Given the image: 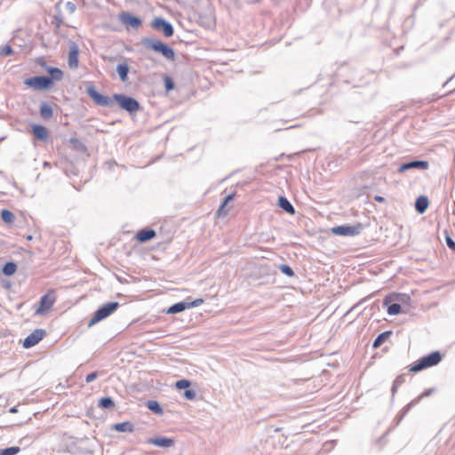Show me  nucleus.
<instances>
[{
  "instance_id": "58836bf2",
  "label": "nucleus",
  "mask_w": 455,
  "mask_h": 455,
  "mask_svg": "<svg viewBox=\"0 0 455 455\" xmlns=\"http://www.w3.org/2000/svg\"><path fill=\"white\" fill-rule=\"evenodd\" d=\"M196 396V392L194 389H186L184 391V397L188 400H194Z\"/></svg>"
},
{
  "instance_id": "c756f323",
  "label": "nucleus",
  "mask_w": 455,
  "mask_h": 455,
  "mask_svg": "<svg viewBox=\"0 0 455 455\" xmlns=\"http://www.w3.org/2000/svg\"><path fill=\"white\" fill-rule=\"evenodd\" d=\"M147 407L151 411H153L154 413L156 414H163V408L161 407V405L159 404L158 402L156 401H154V400H149L148 401L147 403Z\"/></svg>"
},
{
  "instance_id": "20e7f679",
  "label": "nucleus",
  "mask_w": 455,
  "mask_h": 455,
  "mask_svg": "<svg viewBox=\"0 0 455 455\" xmlns=\"http://www.w3.org/2000/svg\"><path fill=\"white\" fill-rule=\"evenodd\" d=\"M85 91L87 95L93 100L96 105L107 108H111L114 106V95L112 97H108L100 94L92 83L86 86Z\"/></svg>"
},
{
  "instance_id": "6ab92c4d",
  "label": "nucleus",
  "mask_w": 455,
  "mask_h": 455,
  "mask_svg": "<svg viewBox=\"0 0 455 455\" xmlns=\"http://www.w3.org/2000/svg\"><path fill=\"white\" fill-rule=\"evenodd\" d=\"M428 204V198L426 196H419L416 199L415 209L419 213L423 214L427 211Z\"/></svg>"
},
{
  "instance_id": "0eeeda50",
  "label": "nucleus",
  "mask_w": 455,
  "mask_h": 455,
  "mask_svg": "<svg viewBox=\"0 0 455 455\" xmlns=\"http://www.w3.org/2000/svg\"><path fill=\"white\" fill-rule=\"evenodd\" d=\"M363 229V224L357 223L354 226L341 225L334 227L331 228V232L337 235L354 236L359 235Z\"/></svg>"
},
{
  "instance_id": "423d86ee",
  "label": "nucleus",
  "mask_w": 455,
  "mask_h": 455,
  "mask_svg": "<svg viewBox=\"0 0 455 455\" xmlns=\"http://www.w3.org/2000/svg\"><path fill=\"white\" fill-rule=\"evenodd\" d=\"M24 84L35 90H47L52 87V79L46 76H36L25 79Z\"/></svg>"
},
{
  "instance_id": "2f4dec72",
  "label": "nucleus",
  "mask_w": 455,
  "mask_h": 455,
  "mask_svg": "<svg viewBox=\"0 0 455 455\" xmlns=\"http://www.w3.org/2000/svg\"><path fill=\"white\" fill-rule=\"evenodd\" d=\"M69 143L73 146V148L78 151L84 152L86 150L85 145L76 138H70Z\"/></svg>"
},
{
  "instance_id": "a18cd8bd",
  "label": "nucleus",
  "mask_w": 455,
  "mask_h": 455,
  "mask_svg": "<svg viewBox=\"0 0 455 455\" xmlns=\"http://www.w3.org/2000/svg\"><path fill=\"white\" fill-rule=\"evenodd\" d=\"M374 199H375V201L379 202V203L385 202V198L383 196H376L374 197Z\"/></svg>"
},
{
  "instance_id": "b1692460",
  "label": "nucleus",
  "mask_w": 455,
  "mask_h": 455,
  "mask_svg": "<svg viewBox=\"0 0 455 455\" xmlns=\"http://www.w3.org/2000/svg\"><path fill=\"white\" fill-rule=\"evenodd\" d=\"M47 72L50 75L48 78L52 79V85L54 81H60L63 78V72L59 68H48Z\"/></svg>"
},
{
  "instance_id": "473e14b6",
  "label": "nucleus",
  "mask_w": 455,
  "mask_h": 455,
  "mask_svg": "<svg viewBox=\"0 0 455 455\" xmlns=\"http://www.w3.org/2000/svg\"><path fill=\"white\" fill-rule=\"evenodd\" d=\"M20 448L18 446H12L0 450V455H16L20 452Z\"/></svg>"
},
{
  "instance_id": "72a5a7b5",
  "label": "nucleus",
  "mask_w": 455,
  "mask_h": 455,
  "mask_svg": "<svg viewBox=\"0 0 455 455\" xmlns=\"http://www.w3.org/2000/svg\"><path fill=\"white\" fill-rule=\"evenodd\" d=\"M235 197V195L234 194H230L228 196H227L222 204L220 205L219 209H218V215H221L222 212L225 211V208H226V205L234 199Z\"/></svg>"
},
{
  "instance_id": "39448f33",
  "label": "nucleus",
  "mask_w": 455,
  "mask_h": 455,
  "mask_svg": "<svg viewBox=\"0 0 455 455\" xmlns=\"http://www.w3.org/2000/svg\"><path fill=\"white\" fill-rule=\"evenodd\" d=\"M115 101L118 103L122 109L129 112L131 115L136 113L140 108V105L136 99L124 94H114Z\"/></svg>"
},
{
  "instance_id": "4468645a",
  "label": "nucleus",
  "mask_w": 455,
  "mask_h": 455,
  "mask_svg": "<svg viewBox=\"0 0 455 455\" xmlns=\"http://www.w3.org/2000/svg\"><path fill=\"white\" fill-rule=\"evenodd\" d=\"M434 388L425 390L420 395L411 400L402 411L400 419L415 405L419 404L423 397H427L434 393Z\"/></svg>"
},
{
  "instance_id": "f704fd0d",
  "label": "nucleus",
  "mask_w": 455,
  "mask_h": 455,
  "mask_svg": "<svg viewBox=\"0 0 455 455\" xmlns=\"http://www.w3.org/2000/svg\"><path fill=\"white\" fill-rule=\"evenodd\" d=\"M279 269H280V271H281L283 275H287V276L291 277V276H294V275H295V274H294V271H293V270L291 269V267H289L288 265L281 264V265L279 266Z\"/></svg>"
},
{
  "instance_id": "a211bd4d",
  "label": "nucleus",
  "mask_w": 455,
  "mask_h": 455,
  "mask_svg": "<svg viewBox=\"0 0 455 455\" xmlns=\"http://www.w3.org/2000/svg\"><path fill=\"white\" fill-rule=\"evenodd\" d=\"M156 235V233L154 229L151 228H144L140 230L136 235V239L140 243H146L149 240L153 239Z\"/></svg>"
},
{
  "instance_id": "9b49d317",
  "label": "nucleus",
  "mask_w": 455,
  "mask_h": 455,
  "mask_svg": "<svg viewBox=\"0 0 455 455\" xmlns=\"http://www.w3.org/2000/svg\"><path fill=\"white\" fill-rule=\"evenodd\" d=\"M119 20L122 22V24L130 26L134 29H138L142 24L140 18L136 17L127 12H123L119 14Z\"/></svg>"
},
{
  "instance_id": "5701e85b",
  "label": "nucleus",
  "mask_w": 455,
  "mask_h": 455,
  "mask_svg": "<svg viewBox=\"0 0 455 455\" xmlns=\"http://www.w3.org/2000/svg\"><path fill=\"white\" fill-rule=\"evenodd\" d=\"M278 206L290 214L295 213L294 207L290 203V201L284 196H280L278 198Z\"/></svg>"
},
{
  "instance_id": "09e8293b",
  "label": "nucleus",
  "mask_w": 455,
  "mask_h": 455,
  "mask_svg": "<svg viewBox=\"0 0 455 455\" xmlns=\"http://www.w3.org/2000/svg\"><path fill=\"white\" fill-rule=\"evenodd\" d=\"M28 240H31L32 239V235H28Z\"/></svg>"
},
{
  "instance_id": "7ed1b4c3",
  "label": "nucleus",
  "mask_w": 455,
  "mask_h": 455,
  "mask_svg": "<svg viewBox=\"0 0 455 455\" xmlns=\"http://www.w3.org/2000/svg\"><path fill=\"white\" fill-rule=\"evenodd\" d=\"M120 304L117 301L108 302L100 307L94 313L93 316L90 320L88 326L91 327L96 323L105 319L112 313H114Z\"/></svg>"
},
{
  "instance_id": "bb28decb",
  "label": "nucleus",
  "mask_w": 455,
  "mask_h": 455,
  "mask_svg": "<svg viewBox=\"0 0 455 455\" xmlns=\"http://www.w3.org/2000/svg\"><path fill=\"white\" fill-rule=\"evenodd\" d=\"M99 407L102 409L112 410L115 407V403L111 397H102L99 400L98 403Z\"/></svg>"
},
{
  "instance_id": "ddd939ff",
  "label": "nucleus",
  "mask_w": 455,
  "mask_h": 455,
  "mask_svg": "<svg viewBox=\"0 0 455 455\" xmlns=\"http://www.w3.org/2000/svg\"><path fill=\"white\" fill-rule=\"evenodd\" d=\"M429 167V163L427 161L424 160H413L408 163H404L401 164L397 170L398 172H404L406 171L411 170V169H417V170H427Z\"/></svg>"
},
{
  "instance_id": "4be33fe9",
  "label": "nucleus",
  "mask_w": 455,
  "mask_h": 455,
  "mask_svg": "<svg viewBox=\"0 0 455 455\" xmlns=\"http://www.w3.org/2000/svg\"><path fill=\"white\" fill-rule=\"evenodd\" d=\"M40 116L43 119L48 120L53 116V109L51 105L46 102L40 104Z\"/></svg>"
},
{
  "instance_id": "f3484780",
  "label": "nucleus",
  "mask_w": 455,
  "mask_h": 455,
  "mask_svg": "<svg viewBox=\"0 0 455 455\" xmlns=\"http://www.w3.org/2000/svg\"><path fill=\"white\" fill-rule=\"evenodd\" d=\"M410 299V296L404 293L393 294L384 299L383 305L387 306L392 301H395V303H399L401 305V303L409 302Z\"/></svg>"
},
{
  "instance_id": "e433bc0d",
  "label": "nucleus",
  "mask_w": 455,
  "mask_h": 455,
  "mask_svg": "<svg viewBox=\"0 0 455 455\" xmlns=\"http://www.w3.org/2000/svg\"><path fill=\"white\" fill-rule=\"evenodd\" d=\"M13 53V50L10 45H4L0 49V56L6 57Z\"/></svg>"
},
{
  "instance_id": "4c0bfd02",
  "label": "nucleus",
  "mask_w": 455,
  "mask_h": 455,
  "mask_svg": "<svg viewBox=\"0 0 455 455\" xmlns=\"http://www.w3.org/2000/svg\"><path fill=\"white\" fill-rule=\"evenodd\" d=\"M191 385V382L188 379L178 380L175 384L178 389H187Z\"/></svg>"
},
{
  "instance_id": "6e6552de",
  "label": "nucleus",
  "mask_w": 455,
  "mask_h": 455,
  "mask_svg": "<svg viewBox=\"0 0 455 455\" xmlns=\"http://www.w3.org/2000/svg\"><path fill=\"white\" fill-rule=\"evenodd\" d=\"M151 27L157 31L163 32L166 37L172 36L174 33L172 23L164 18H155L151 22Z\"/></svg>"
},
{
  "instance_id": "c85d7f7f",
  "label": "nucleus",
  "mask_w": 455,
  "mask_h": 455,
  "mask_svg": "<svg viewBox=\"0 0 455 455\" xmlns=\"http://www.w3.org/2000/svg\"><path fill=\"white\" fill-rule=\"evenodd\" d=\"M1 219L4 223L12 224L15 220V216L11 211L4 209L1 212Z\"/></svg>"
},
{
  "instance_id": "a878e982",
  "label": "nucleus",
  "mask_w": 455,
  "mask_h": 455,
  "mask_svg": "<svg viewBox=\"0 0 455 455\" xmlns=\"http://www.w3.org/2000/svg\"><path fill=\"white\" fill-rule=\"evenodd\" d=\"M113 429H115L118 432H132L133 426L131 422L124 421V422L115 424L113 427Z\"/></svg>"
},
{
  "instance_id": "c03bdc74",
  "label": "nucleus",
  "mask_w": 455,
  "mask_h": 455,
  "mask_svg": "<svg viewBox=\"0 0 455 455\" xmlns=\"http://www.w3.org/2000/svg\"><path fill=\"white\" fill-rule=\"evenodd\" d=\"M398 387H399V386H395V383H393V386H392V388H391V392H392V395H393V396H394V395H395V394L397 392Z\"/></svg>"
},
{
  "instance_id": "2eb2a0df",
  "label": "nucleus",
  "mask_w": 455,
  "mask_h": 455,
  "mask_svg": "<svg viewBox=\"0 0 455 455\" xmlns=\"http://www.w3.org/2000/svg\"><path fill=\"white\" fill-rule=\"evenodd\" d=\"M32 133L34 137L40 141H46L49 138L48 130L40 124L32 125Z\"/></svg>"
},
{
  "instance_id": "9d476101",
  "label": "nucleus",
  "mask_w": 455,
  "mask_h": 455,
  "mask_svg": "<svg viewBox=\"0 0 455 455\" xmlns=\"http://www.w3.org/2000/svg\"><path fill=\"white\" fill-rule=\"evenodd\" d=\"M46 331L43 329H36L23 341L25 348H30L38 344L45 336Z\"/></svg>"
},
{
  "instance_id": "7c9ffc66",
  "label": "nucleus",
  "mask_w": 455,
  "mask_h": 455,
  "mask_svg": "<svg viewBox=\"0 0 455 455\" xmlns=\"http://www.w3.org/2000/svg\"><path fill=\"white\" fill-rule=\"evenodd\" d=\"M387 314L390 315H396L402 312V307L399 303H391L387 307Z\"/></svg>"
},
{
  "instance_id": "aec40b11",
  "label": "nucleus",
  "mask_w": 455,
  "mask_h": 455,
  "mask_svg": "<svg viewBox=\"0 0 455 455\" xmlns=\"http://www.w3.org/2000/svg\"><path fill=\"white\" fill-rule=\"evenodd\" d=\"M68 66L70 68H76L78 66V49L76 45H74L68 53Z\"/></svg>"
},
{
  "instance_id": "f257e3e1",
  "label": "nucleus",
  "mask_w": 455,
  "mask_h": 455,
  "mask_svg": "<svg viewBox=\"0 0 455 455\" xmlns=\"http://www.w3.org/2000/svg\"><path fill=\"white\" fill-rule=\"evenodd\" d=\"M143 45L147 49H151L154 52L161 53L165 59L169 60H175V52L173 49L158 39L147 37L143 40Z\"/></svg>"
},
{
  "instance_id": "393cba45",
  "label": "nucleus",
  "mask_w": 455,
  "mask_h": 455,
  "mask_svg": "<svg viewBox=\"0 0 455 455\" xmlns=\"http://www.w3.org/2000/svg\"><path fill=\"white\" fill-rule=\"evenodd\" d=\"M392 335L391 331H386L377 336V338L374 339L372 347L374 348H377L380 347L390 336Z\"/></svg>"
},
{
  "instance_id": "de8ad7c7",
  "label": "nucleus",
  "mask_w": 455,
  "mask_h": 455,
  "mask_svg": "<svg viewBox=\"0 0 455 455\" xmlns=\"http://www.w3.org/2000/svg\"><path fill=\"white\" fill-rule=\"evenodd\" d=\"M10 412H12V413L17 412V408L16 407L11 408Z\"/></svg>"
},
{
  "instance_id": "f8f14e48",
  "label": "nucleus",
  "mask_w": 455,
  "mask_h": 455,
  "mask_svg": "<svg viewBox=\"0 0 455 455\" xmlns=\"http://www.w3.org/2000/svg\"><path fill=\"white\" fill-rule=\"evenodd\" d=\"M55 299L47 293L41 297L38 307L36 309L35 315H43L49 311L53 306Z\"/></svg>"
},
{
  "instance_id": "a19ab883",
  "label": "nucleus",
  "mask_w": 455,
  "mask_h": 455,
  "mask_svg": "<svg viewBox=\"0 0 455 455\" xmlns=\"http://www.w3.org/2000/svg\"><path fill=\"white\" fill-rule=\"evenodd\" d=\"M98 376H99V371L91 372L90 374H88L86 376L85 381L87 383H91V382L94 381Z\"/></svg>"
},
{
  "instance_id": "49530a36",
  "label": "nucleus",
  "mask_w": 455,
  "mask_h": 455,
  "mask_svg": "<svg viewBox=\"0 0 455 455\" xmlns=\"http://www.w3.org/2000/svg\"><path fill=\"white\" fill-rule=\"evenodd\" d=\"M55 20H56V22H57V26H60V23L62 22V20L61 19H58L57 17H55Z\"/></svg>"
},
{
  "instance_id": "37998d69",
  "label": "nucleus",
  "mask_w": 455,
  "mask_h": 455,
  "mask_svg": "<svg viewBox=\"0 0 455 455\" xmlns=\"http://www.w3.org/2000/svg\"><path fill=\"white\" fill-rule=\"evenodd\" d=\"M405 381V375L404 374H401V375H398L395 379L394 380L393 383L395 384V386H401L403 385V383Z\"/></svg>"
},
{
  "instance_id": "79ce46f5",
  "label": "nucleus",
  "mask_w": 455,
  "mask_h": 455,
  "mask_svg": "<svg viewBox=\"0 0 455 455\" xmlns=\"http://www.w3.org/2000/svg\"><path fill=\"white\" fill-rule=\"evenodd\" d=\"M66 9L70 14H72L76 12V6L73 2H68L66 4Z\"/></svg>"
},
{
  "instance_id": "cd10ccee",
  "label": "nucleus",
  "mask_w": 455,
  "mask_h": 455,
  "mask_svg": "<svg viewBox=\"0 0 455 455\" xmlns=\"http://www.w3.org/2000/svg\"><path fill=\"white\" fill-rule=\"evenodd\" d=\"M16 270L17 265L12 261L5 263L2 268L3 274L8 276L12 275Z\"/></svg>"
},
{
  "instance_id": "c9c22d12",
  "label": "nucleus",
  "mask_w": 455,
  "mask_h": 455,
  "mask_svg": "<svg viewBox=\"0 0 455 455\" xmlns=\"http://www.w3.org/2000/svg\"><path fill=\"white\" fill-rule=\"evenodd\" d=\"M164 87L167 92L172 91L174 88V82L170 76H165L164 78Z\"/></svg>"
},
{
  "instance_id": "1a4fd4ad",
  "label": "nucleus",
  "mask_w": 455,
  "mask_h": 455,
  "mask_svg": "<svg viewBox=\"0 0 455 455\" xmlns=\"http://www.w3.org/2000/svg\"><path fill=\"white\" fill-rule=\"evenodd\" d=\"M202 303H203L202 299H196L192 302L180 301V302L175 303L172 306H171L170 307H168V309L166 310V313L171 314V315L178 314V313L184 311L185 309L198 307Z\"/></svg>"
},
{
  "instance_id": "412c9836",
  "label": "nucleus",
  "mask_w": 455,
  "mask_h": 455,
  "mask_svg": "<svg viewBox=\"0 0 455 455\" xmlns=\"http://www.w3.org/2000/svg\"><path fill=\"white\" fill-rule=\"evenodd\" d=\"M129 71H130V68L126 62L120 63L116 67V72L119 76L120 80L123 83H125L128 81Z\"/></svg>"
},
{
  "instance_id": "f03ea898",
  "label": "nucleus",
  "mask_w": 455,
  "mask_h": 455,
  "mask_svg": "<svg viewBox=\"0 0 455 455\" xmlns=\"http://www.w3.org/2000/svg\"><path fill=\"white\" fill-rule=\"evenodd\" d=\"M443 359V355L439 351H434L427 355L421 357L409 370L411 372H419L429 367L437 365Z\"/></svg>"
},
{
  "instance_id": "dca6fc26",
  "label": "nucleus",
  "mask_w": 455,
  "mask_h": 455,
  "mask_svg": "<svg viewBox=\"0 0 455 455\" xmlns=\"http://www.w3.org/2000/svg\"><path fill=\"white\" fill-rule=\"evenodd\" d=\"M148 443L150 444H153L155 446L167 448V447H171L174 444V440L172 438H169V437H165V436H158V437L149 438L148 440Z\"/></svg>"
},
{
  "instance_id": "ea45409f",
  "label": "nucleus",
  "mask_w": 455,
  "mask_h": 455,
  "mask_svg": "<svg viewBox=\"0 0 455 455\" xmlns=\"http://www.w3.org/2000/svg\"><path fill=\"white\" fill-rule=\"evenodd\" d=\"M445 241H446V244L447 246L452 250V251H455V242L453 241V239L446 234L445 235Z\"/></svg>"
}]
</instances>
